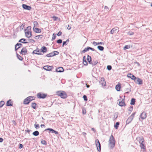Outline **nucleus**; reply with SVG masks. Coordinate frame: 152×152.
I'll list each match as a JSON object with an SVG mask.
<instances>
[{
    "instance_id": "f257e3e1",
    "label": "nucleus",
    "mask_w": 152,
    "mask_h": 152,
    "mask_svg": "<svg viewBox=\"0 0 152 152\" xmlns=\"http://www.w3.org/2000/svg\"><path fill=\"white\" fill-rule=\"evenodd\" d=\"M115 140L114 138L112 135H111L109 140L108 146L111 149H113L115 146Z\"/></svg>"
},
{
    "instance_id": "f03ea898",
    "label": "nucleus",
    "mask_w": 152,
    "mask_h": 152,
    "mask_svg": "<svg viewBox=\"0 0 152 152\" xmlns=\"http://www.w3.org/2000/svg\"><path fill=\"white\" fill-rule=\"evenodd\" d=\"M31 27L28 26L27 27V29L25 30V33L26 36L27 38H30L31 36Z\"/></svg>"
},
{
    "instance_id": "7ed1b4c3",
    "label": "nucleus",
    "mask_w": 152,
    "mask_h": 152,
    "mask_svg": "<svg viewBox=\"0 0 152 152\" xmlns=\"http://www.w3.org/2000/svg\"><path fill=\"white\" fill-rule=\"evenodd\" d=\"M57 94L62 98H65L67 97L66 93L64 91H58L57 92Z\"/></svg>"
},
{
    "instance_id": "20e7f679",
    "label": "nucleus",
    "mask_w": 152,
    "mask_h": 152,
    "mask_svg": "<svg viewBox=\"0 0 152 152\" xmlns=\"http://www.w3.org/2000/svg\"><path fill=\"white\" fill-rule=\"evenodd\" d=\"M135 113H133L128 118L126 121L127 123L128 124L131 122L132 121L133 118H134Z\"/></svg>"
},
{
    "instance_id": "39448f33",
    "label": "nucleus",
    "mask_w": 152,
    "mask_h": 152,
    "mask_svg": "<svg viewBox=\"0 0 152 152\" xmlns=\"http://www.w3.org/2000/svg\"><path fill=\"white\" fill-rule=\"evenodd\" d=\"M96 145L97 148V149L99 151H101V145L98 139L96 140Z\"/></svg>"
},
{
    "instance_id": "423d86ee",
    "label": "nucleus",
    "mask_w": 152,
    "mask_h": 152,
    "mask_svg": "<svg viewBox=\"0 0 152 152\" xmlns=\"http://www.w3.org/2000/svg\"><path fill=\"white\" fill-rule=\"evenodd\" d=\"M100 84L103 86H104L106 85V83L103 77H101L99 82Z\"/></svg>"
},
{
    "instance_id": "0eeeda50",
    "label": "nucleus",
    "mask_w": 152,
    "mask_h": 152,
    "mask_svg": "<svg viewBox=\"0 0 152 152\" xmlns=\"http://www.w3.org/2000/svg\"><path fill=\"white\" fill-rule=\"evenodd\" d=\"M46 95L45 94H42L41 93H38L37 94V96L39 98H45L46 96Z\"/></svg>"
},
{
    "instance_id": "6e6552de",
    "label": "nucleus",
    "mask_w": 152,
    "mask_h": 152,
    "mask_svg": "<svg viewBox=\"0 0 152 152\" xmlns=\"http://www.w3.org/2000/svg\"><path fill=\"white\" fill-rule=\"evenodd\" d=\"M22 6L23 8L25 10H30L31 9V6H28L25 4H23Z\"/></svg>"
},
{
    "instance_id": "1a4fd4ad",
    "label": "nucleus",
    "mask_w": 152,
    "mask_h": 152,
    "mask_svg": "<svg viewBox=\"0 0 152 152\" xmlns=\"http://www.w3.org/2000/svg\"><path fill=\"white\" fill-rule=\"evenodd\" d=\"M147 116V114L145 112H142L140 115V118L142 120L145 119Z\"/></svg>"
},
{
    "instance_id": "9d476101",
    "label": "nucleus",
    "mask_w": 152,
    "mask_h": 152,
    "mask_svg": "<svg viewBox=\"0 0 152 152\" xmlns=\"http://www.w3.org/2000/svg\"><path fill=\"white\" fill-rule=\"evenodd\" d=\"M47 130H49L50 132H51L53 133H54L56 134H58V132L57 131H56L52 129L51 128H48L45 129V131H46Z\"/></svg>"
},
{
    "instance_id": "9b49d317",
    "label": "nucleus",
    "mask_w": 152,
    "mask_h": 152,
    "mask_svg": "<svg viewBox=\"0 0 152 152\" xmlns=\"http://www.w3.org/2000/svg\"><path fill=\"white\" fill-rule=\"evenodd\" d=\"M135 82L139 84H141L142 83V81L141 79L139 78H136V79L134 80Z\"/></svg>"
},
{
    "instance_id": "f8f14e48",
    "label": "nucleus",
    "mask_w": 152,
    "mask_h": 152,
    "mask_svg": "<svg viewBox=\"0 0 152 152\" xmlns=\"http://www.w3.org/2000/svg\"><path fill=\"white\" fill-rule=\"evenodd\" d=\"M118 27H115L113 28L110 31L111 34H113L117 32L118 31Z\"/></svg>"
},
{
    "instance_id": "ddd939ff",
    "label": "nucleus",
    "mask_w": 152,
    "mask_h": 152,
    "mask_svg": "<svg viewBox=\"0 0 152 152\" xmlns=\"http://www.w3.org/2000/svg\"><path fill=\"white\" fill-rule=\"evenodd\" d=\"M125 91H127L126 92V93H128L129 92L131 91V89L130 88L129 86V85L127 84L125 86Z\"/></svg>"
},
{
    "instance_id": "4468645a",
    "label": "nucleus",
    "mask_w": 152,
    "mask_h": 152,
    "mask_svg": "<svg viewBox=\"0 0 152 152\" xmlns=\"http://www.w3.org/2000/svg\"><path fill=\"white\" fill-rule=\"evenodd\" d=\"M127 77L132 80H135L136 79V77L133 75L131 73H129L127 75Z\"/></svg>"
},
{
    "instance_id": "2eb2a0df",
    "label": "nucleus",
    "mask_w": 152,
    "mask_h": 152,
    "mask_svg": "<svg viewBox=\"0 0 152 152\" xmlns=\"http://www.w3.org/2000/svg\"><path fill=\"white\" fill-rule=\"evenodd\" d=\"M27 53V49L25 48H23L21 51L20 53L22 54V55H25Z\"/></svg>"
},
{
    "instance_id": "dca6fc26",
    "label": "nucleus",
    "mask_w": 152,
    "mask_h": 152,
    "mask_svg": "<svg viewBox=\"0 0 152 152\" xmlns=\"http://www.w3.org/2000/svg\"><path fill=\"white\" fill-rule=\"evenodd\" d=\"M52 66H45L43 67L44 69L48 71L52 69Z\"/></svg>"
},
{
    "instance_id": "f3484780",
    "label": "nucleus",
    "mask_w": 152,
    "mask_h": 152,
    "mask_svg": "<svg viewBox=\"0 0 152 152\" xmlns=\"http://www.w3.org/2000/svg\"><path fill=\"white\" fill-rule=\"evenodd\" d=\"M34 31L37 33H40L41 32V29L38 28H35L34 27L33 28Z\"/></svg>"
},
{
    "instance_id": "a211bd4d",
    "label": "nucleus",
    "mask_w": 152,
    "mask_h": 152,
    "mask_svg": "<svg viewBox=\"0 0 152 152\" xmlns=\"http://www.w3.org/2000/svg\"><path fill=\"white\" fill-rule=\"evenodd\" d=\"M56 71L57 72H62L64 71V69L62 67H59L56 69Z\"/></svg>"
},
{
    "instance_id": "6ab92c4d",
    "label": "nucleus",
    "mask_w": 152,
    "mask_h": 152,
    "mask_svg": "<svg viewBox=\"0 0 152 152\" xmlns=\"http://www.w3.org/2000/svg\"><path fill=\"white\" fill-rule=\"evenodd\" d=\"M22 46V45L20 43H17L15 45V50H16L17 49L19 48H20Z\"/></svg>"
},
{
    "instance_id": "aec40b11",
    "label": "nucleus",
    "mask_w": 152,
    "mask_h": 152,
    "mask_svg": "<svg viewBox=\"0 0 152 152\" xmlns=\"http://www.w3.org/2000/svg\"><path fill=\"white\" fill-rule=\"evenodd\" d=\"M119 105L120 106H123L125 105L124 100V99H122L121 101L119 102Z\"/></svg>"
},
{
    "instance_id": "412c9836",
    "label": "nucleus",
    "mask_w": 152,
    "mask_h": 152,
    "mask_svg": "<svg viewBox=\"0 0 152 152\" xmlns=\"http://www.w3.org/2000/svg\"><path fill=\"white\" fill-rule=\"evenodd\" d=\"M121 88V84L120 83H118V85H116L115 86V89L118 91H120V89Z\"/></svg>"
},
{
    "instance_id": "4be33fe9",
    "label": "nucleus",
    "mask_w": 152,
    "mask_h": 152,
    "mask_svg": "<svg viewBox=\"0 0 152 152\" xmlns=\"http://www.w3.org/2000/svg\"><path fill=\"white\" fill-rule=\"evenodd\" d=\"M40 52V51L38 49H36V50H34L33 52V53H34V54H38V55H41V54H42L40 53H39Z\"/></svg>"
},
{
    "instance_id": "5701e85b",
    "label": "nucleus",
    "mask_w": 152,
    "mask_h": 152,
    "mask_svg": "<svg viewBox=\"0 0 152 152\" xmlns=\"http://www.w3.org/2000/svg\"><path fill=\"white\" fill-rule=\"evenodd\" d=\"M26 39H20L19 41V42H20L23 43H27L28 42H26Z\"/></svg>"
},
{
    "instance_id": "b1692460",
    "label": "nucleus",
    "mask_w": 152,
    "mask_h": 152,
    "mask_svg": "<svg viewBox=\"0 0 152 152\" xmlns=\"http://www.w3.org/2000/svg\"><path fill=\"white\" fill-rule=\"evenodd\" d=\"M92 43L94 46H96V45H103L104 44L103 42H99L97 43L94 41Z\"/></svg>"
},
{
    "instance_id": "393cba45",
    "label": "nucleus",
    "mask_w": 152,
    "mask_h": 152,
    "mask_svg": "<svg viewBox=\"0 0 152 152\" xmlns=\"http://www.w3.org/2000/svg\"><path fill=\"white\" fill-rule=\"evenodd\" d=\"M140 147L141 149H143L145 150L146 149L145 146V145L143 144V143H140Z\"/></svg>"
},
{
    "instance_id": "a878e982",
    "label": "nucleus",
    "mask_w": 152,
    "mask_h": 152,
    "mask_svg": "<svg viewBox=\"0 0 152 152\" xmlns=\"http://www.w3.org/2000/svg\"><path fill=\"white\" fill-rule=\"evenodd\" d=\"M41 51L43 53H45L47 51V48L45 46H43L42 47Z\"/></svg>"
},
{
    "instance_id": "bb28decb",
    "label": "nucleus",
    "mask_w": 152,
    "mask_h": 152,
    "mask_svg": "<svg viewBox=\"0 0 152 152\" xmlns=\"http://www.w3.org/2000/svg\"><path fill=\"white\" fill-rule=\"evenodd\" d=\"M12 104L10 99L7 102V106H12Z\"/></svg>"
},
{
    "instance_id": "cd10ccee",
    "label": "nucleus",
    "mask_w": 152,
    "mask_h": 152,
    "mask_svg": "<svg viewBox=\"0 0 152 152\" xmlns=\"http://www.w3.org/2000/svg\"><path fill=\"white\" fill-rule=\"evenodd\" d=\"M139 143H143L144 142V138L142 137H139Z\"/></svg>"
},
{
    "instance_id": "c85d7f7f",
    "label": "nucleus",
    "mask_w": 152,
    "mask_h": 152,
    "mask_svg": "<svg viewBox=\"0 0 152 152\" xmlns=\"http://www.w3.org/2000/svg\"><path fill=\"white\" fill-rule=\"evenodd\" d=\"M29 100L28 99V98H27L26 99H25L23 103L24 104H28L30 102V101H29Z\"/></svg>"
},
{
    "instance_id": "c756f323",
    "label": "nucleus",
    "mask_w": 152,
    "mask_h": 152,
    "mask_svg": "<svg viewBox=\"0 0 152 152\" xmlns=\"http://www.w3.org/2000/svg\"><path fill=\"white\" fill-rule=\"evenodd\" d=\"M83 63L85 65H87L88 64L87 61L86 60V57L85 56H83Z\"/></svg>"
},
{
    "instance_id": "7c9ffc66",
    "label": "nucleus",
    "mask_w": 152,
    "mask_h": 152,
    "mask_svg": "<svg viewBox=\"0 0 152 152\" xmlns=\"http://www.w3.org/2000/svg\"><path fill=\"white\" fill-rule=\"evenodd\" d=\"M55 56V54H53V53H51L47 55L46 56L48 57L53 56Z\"/></svg>"
},
{
    "instance_id": "2f4dec72",
    "label": "nucleus",
    "mask_w": 152,
    "mask_h": 152,
    "mask_svg": "<svg viewBox=\"0 0 152 152\" xmlns=\"http://www.w3.org/2000/svg\"><path fill=\"white\" fill-rule=\"evenodd\" d=\"M33 134L35 136H37L39 134V132L37 131H36L35 132H34L33 133Z\"/></svg>"
},
{
    "instance_id": "473e14b6",
    "label": "nucleus",
    "mask_w": 152,
    "mask_h": 152,
    "mask_svg": "<svg viewBox=\"0 0 152 152\" xmlns=\"http://www.w3.org/2000/svg\"><path fill=\"white\" fill-rule=\"evenodd\" d=\"M88 61V62L89 64H91V56H89V55H88L87 57V59Z\"/></svg>"
},
{
    "instance_id": "72a5a7b5",
    "label": "nucleus",
    "mask_w": 152,
    "mask_h": 152,
    "mask_svg": "<svg viewBox=\"0 0 152 152\" xmlns=\"http://www.w3.org/2000/svg\"><path fill=\"white\" fill-rule=\"evenodd\" d=\"M36 104L34 103H32L31 107L34 109H35L36 108Z\"/></svg>"
},
{
    "instance_id": "f704fd0d",
    "label": "nucleus",
    "mask_w": 152,
    "mask_h": 152,
    "mask_svg": "<svg viewBox=\"0 0 152 152\" xmlns=\"http://www.w3.org/2000/svg\"><path fill=\"white\" fill-rule=\"evenodd\" d=\"M89 47H88L87 48H85L82 51V53H85L86 52L88 51L89 50Z\"/></svg>"
},
{
    "instance_id": "c9c22d12",
    "label": "nucleus",
    "mask_w": 152,
    "mask_h": 152,
    "mask_svg": "<svg viewBox=\"0 0 152 152\" xmlns=\"http://www.w3.org/2000/svg\"><path fill=\"white\" fill-rule=\"evenodd\" d=\"M97 48L100 51H103L104 49V48L103 47L100 46H98Z\"/></svg>"
},
{
    "instance_id": "e433bc0d",
    "label": "nucleus",
    "mask_w": 152,
    "mask_h": 152,
    "mask_svg": "<svg viewBox=\"0 0 152 152\" xmlns=\"http://www.w3.org/2000/svg\"><path fill=\"white\" fill-rule=\"evenodd\" d=\"M27 98L30 102L34 99V97L32 96H30Z\"/></svg>"
},
{
    "instance_id": "4c0bfd02",
    "label": "nucleus",
    "mask_w": 152,
    "mask_h": 152,
    "mask_svg": "<svg viewBox=\"0 0 152 152\" xmlns=\"http://www.w3.org/2000/svg\"><path fill=\"white\" fill-rule=\"evenodd\" d=\"M135 99L134 98H132L131 100L130 104L132 105H134L135 104Z\"/></svg>"
},
{
    "instance_id": "58836bf2",
    "label": "nucleus",
    "mask_w": 152,
    "mask_h": 152,
    "mask_svg": "<svg viewBox=\"0 0 152 152\" xmlns=\"http://www.w3.org/2000/svg\"><path fill=\"white\" fill-rule=\"evenodd\" d=\"M17 57L20 60H23V58L21 56H20V55H18V54H17Z\"/></svg>"
},
{
    "instance_id": "ea45409f",
    "label": "nucleus",
    "mask_w": 152,
    "mask_h": 152,
    "mask_svg": "<svg viewBox=\"0 0 152 152\" xmlns=\"http://www.w3.org/2000/svg\"><path fill=\"white\" fill-rule=\"evenodd\" d=\"M34 125L36 129H38L39 128V124H35Z\"/></svg>"
},
{
    "instance_id": "a19ab883",
    "label": "nucleus",
    "mask_w": 152,
    "mask_h": 152,
    "mask_svg": "<svg viewBox=\"0 0 152 152\" xmlns=\"http://www.w3.org/2000/svg\"><path fill=\"white\" fill-rule=\"evenodd\" d=\"M130 48V46L129 45H126L124 48V50H126V49L129 48Z\"/></svg>"
},
{
    "instance_id": "79ce46f5",
    "label": "nucleus",
    "mask_w": 152,
    "mask_h": 152,
    "mask_svg": "<svg viewBox=\"0 0 152 152\" xmlns=\"http://www.w3.org/2000/svg\"><path fill=\"white\" fill-rule=\"evenodd\" d=\"M119 123L118 122H117L114 125V127L116 129H117V128L118 127V125H119Z\"/></svg>"
},
{
    "instance_id": "37998d69",
    "label": "nucleus",
    "mask_w": 152,
    "mask_h": 152,
    "mask_svg": "<svg viewBox=\"0 0 152 152\" xmlns=\"http://www.w3.org/2000/svg\"><path fill=\"white\" fill-rule=\"evenodd\" d=\"M34 27L35 26L37 27L38 23L37 22L35 21L34 22Z\"/></svg>"
},
{
    "instance_id": "c03bdc74",
    "label": "nucleus",
    "mask_w": 152,
    "mask_h": 152,
    "mask_svg": "<svg viewBox=\"0 0 152 152\" xmlns=\"http://www.w3.org/2000/svg\"><path fill=\"white\" fill-rule=\"evenodd\" d=\"M4 102L3 101H1L0 102V107H1L4 104Z\"/></svg>"
},
{
    "instance_id": "a18cd8bd",
    "label": "nucleus",
    "mask_w": 152,
    "mask_h": 152,
    "mask_svg": "<svg viewBox=\"0 0 152 152\" xmlns=\"http://www.w3.org/2000/svg\"><path fill=\"white\" fill-rule=\"evenodd\" d=\"M41 143L43 145H46L47 142L45 140H42L41 141Z\"/></svg>"
},
{
    "instance_id": "49530a36",
    "label": "nucleus",
    "mask_w": 152,
    "mask_h": 152,
    "mask_svg": "<svg viewBox=\"0 0 152 152\" xmlns=\"http://www.w3.org/2000/svg\"><path fill=\"white\" fill-rule=\"evenodd\" d=\"M69 39H68L66 40V41L64 42H63V43L62 46L64 47V45L66 44V42H69Z\"/></svg>"
},
{
    "instance_id": "de8ad7c7",
    "label": "nucleus",
    "mask_w": 152,
    "mask_h": 152,
    "mask_svg": "<svg viewBox=\"0 0 152 152\" xmlns=\"http://www.w3.org/2000/svg\"><path fill=\"white\" fill-rule=\"evenodd\" d=\"M56 35H55V34L54 33L53 35L52 40H54L56 38Z\"/></svg>"
},
{
    "instance_id": "09e8293b",
    "label": "nucleus",
    "mask_w": 152,
    "mask_h": 152,
    "mask_svg": "<svg viewBox=\"0 0 152 152\" xmlns=\"http://www.w3.org/2000/svg\"><path fill=\"white\" fill-rule=\"evenodd\" d=\"M107 68L108 70H110L112 69V67L111 66L108 65L107 66Z\"/></svg>"
},
{
    "instance_id": "8fccbe9b",
    "label": "nucleus",
    "mask_w": 152,
    "mask_h": 152,
    "mask_svg": "<svg viewBox=\"0 0 152 152\" xmlns=\"http://www.w3.org/2000/svg\"><path fill=\"white\" fill-rule=\"evenodd\" d=\"M57 42L58 43H61L62 42V40L61 39H59L57 41Z\"/></svg>"
},
{
    "instance_id": "3c124183",
    "label": "nucleus",
    "mask_w": 152,
    "mask_h": 152,
    "mask_svg": "<svg viewBox=\"0 0 152 152\" xmlns=\"http://www.w3.org/2000/svg\"><path fill=\"white\" fill-rule=\"evenodd\" d=\"M97 63H98L97 61H93L92 63H91V64H92L93 65H95L96 64H97Z\"/></svg>"
},
{
    "instance_id": "603ef678",
    "label": "nucleus",
    "mask_w": 152,
    "mask_h": 152,
    "mask_svg": "<svg viewBox=\"0 0 152 152\" xmlns=\"http://www.w3.org/2000/svg\"><path fill=\"white\" fill-rule=\"evenodd\" d=\"M83 99H84V100L86 101L87 100V96L86 95H84L83 96Z\"/></svg>"
},
{
    "instance_id": "864d4df0",
    "label": "nucleus",
    "mask_w": 152,
    "mask_h": 152,
    "mask_svg": "<svg viewBox=\"0 0 152 152\" xmlns=\"http://www.w3.org/2000/svg\"><path fill=\"white\" fill-rule=\"evenodd\" d=\"M62 32L60 31H59L58 34H57V35L58 36H60L61 35Z\"/></svg>"
},
{
    "instance_id": "5fc2aeb1",
    "label": "nucleus",
    "mask_w": 152,
    "mask_h": 152,
    "mask_svg": "<svg viewBox=\"0 0 152 152\" xmlns=\"http://www.w3.org/2000/svg\"><path fill=\"white\" fill-rule=\"evenodd\" d=\"M53 54H55V56L56 55L58 54L59 53L57 51H54L53 53Z\"/></svg>"
},
{
    "instance_id": "6e6d98bb",
    "label": "nucleus",
    "mask_w": 152,
    "mask_h": 152,
    "mask_svg": "<svg viewBox=\"0 0 152 152\" xmlns=\"http://www.w3.org/2000/svg\"><path fill=\"white\" fill-rule=\"evenodd\" d=\"M104 9L106 10L107 11L109 10L108 7L106 6H105L104 7Z\"/></svg>"
},
{
    "instance_id": "4d7b16f0",
    "label": "nucleus",
    "mask_w": 152,
    "mask_h": 152,
    "mask_svg": "<svg viewBox=\"0 0 152 152\" xmlns=\"http://www.w3.org/2000/svg\"><path fill=\"white\" fill-rule=\"evenodd\" d=\"M53 18L54 20H56L57 18H58L57 17H56L55 16H54L53 17Z\"/></svg>"
},
{
    "instance_id": "13d9d810",
    "label": "nucleus",
    "mask_w": 152,
    "mask_h": 152,
    "mask_svg": "<svg viewBox=\"0 0 152 152\" xmlns=\"http://www.w3.org/2000/svg\"><path fill=\"white\" fill-rule=\"evenodd\" d=\"M23 145L22 144H20L19 145V148L21 149L23 148Z\"/></svg>"
},
{
    "instance_id": "bf43d9fd",
    "label": "nucleus",
    "mask_w": 152,
    "mask_h": 152,
    "mask_svg": "<svg viewBox=\"0 0 152 152\" xmlns=\"http://www.w3.org/2000/svg\"><path fill=\"white\" fill-rule=\"evenodd\" d=\"M71 27L69 26V25H68V27H67V28L68 30H70L71 29Z\"/></svg>"
},
{
    "instance_id": "052dcab7",
    "label": "nucleus",
    "mask_w": 152,
    "mask_h": 152,
    "mask_svg": "<svg viewBox=\"0 0 152 152\" xmlns=\"http://www.w3.org/2000/svg\"><path fill=\"white\" fill-rule=\"evenodd\" d=\"M89 50L90 49L91 50H92V51H94V49L93 48L89 47Z\"/></svg>"
},
{
    "instance_id": "680f3d73",
    "label": "nucleus",
    "mask_w": 152,
    "mask_h": 152,
    "mask_svg": "<svg viewBox=\"0 0 152 152\" xmlns=\"http://www.w3.org/2000/svg\"><path fill=\"white\" fill-rule=\"evenodd\" d=\"M3 139L2 138H0V142H3Z\"/></svg>"
},
{
    "instance_id": "e2e57ef3",
    "label": "nucleus",
    "mask_w": 152,
    "mask_h": 152,
    "mask_svg": "<svg viewBox=\"0 0 152 152\" xmlns=\"http://www.w3.org/2000/svg\"><path fill=\"white\" fill-rule=\"evenodd\" d=\"M24 26V25L23 24H22L20 26V27L22 29L23 28Z\"/></svg>"
},
{
    "instance_id": "0e129e2a",
    "label": "nucleus",
    "mask_w": 152,
    "mask_h": 152,
    "mask_svg": "<svg viewBox=\"0 0 152 152\" xmlns=\"http://www.w3.org/2000/svg\"><path fill=\"white\" fill-rule=\"evenodd\" d=\"M82 134L83 135H84V136H86V133L85 132H83L82 133Z\"/></svg>"
},
{
    "instance_id": "69168bd1",
    "label": "nucleus",
    "mask_w": 152,
    "mask_h": 152,
    "mask_svg": "<svg viewBox=\"0 0 152 152\" xmlns=\"http://www.w3.org/2000/svg\"><path fill=\"white\" fill-rule=\"evenodd\" d=\"M91 130H92V131H93L94 132L95 131V129H94V128H92L91 129Z\"/></svg>"
},
{
    "instance_id": "338daca9",
    "label": "nucleus",
    "mask_w": 152,
    "mask_h": 152,
    "mask_svg": "<svg viewBox=\"0 0 152 152\" xmlns=\"http://www.w3.org/2000/svg\"><path fill=\"white\" fill-rule=\"evenodd\" d=\"M130 35H132L133 34H134V33L133 32H131V33L130 34H129Z\"/></svg>"
},
{
    "instance_id": "774afa93",
    "label": "nucleus",
    "mask_w": 152,
    "mask_h": 152,
    "mask_svg": "<svg viewBox=\"0 0 152 152\" xmlns=\"http://www.w3.org/2000/svg\"><path fill=\"white\" fill-rule=\"evenodd\" d=\"M83 114H85L86 113V111H84L83 110Z\"/></svg>"
}]
</instances>
